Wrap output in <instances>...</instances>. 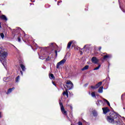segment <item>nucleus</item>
Here are the masks:
<instances>
[{
	"label": "nucleus",
	"instance_id": "obj_22",
	"mask_svg": "<svg viewBox=\"0 0 125 125\" xmlns=\"http://www.w3.org/2000/svg\"><path fill=\"white\" fill-rule=\"evenodd\" d=\"M63 95H66L67 97H68V94L67 90H66V91L63 92Z\"/></svg>",
	"mask_w": 125,
	"mask_h": 125
},
{
	"label": "nucleus",
	"instance_id": "obj_31",
	"mask_svg": "<svg viewBox=\"0 0 125 125\" xmlns=\"http://www.w3.org/2000/svg\"><path fill=\"white\" fill-rule=\"evenodd\" d=\"M55 53L56 54V57H57V50H55Z\"/></svg>",
	"mask_w": 125,
	"mask_h": 125
},
{
	"label": "nucleus",
	"instance_id": "obj_18",
	"mask_svg": "<svg viewBox=\"0 0 125 125\" xmlns=\"http://www.w3.org/2000/svg\"><path fill=\"white\" fill-rule=\"evenodd\" d=\"M21 68L22 71H25L26 70V68H25V65L23 64H21Z\"/></svg>",
	"mask_w": 125,
	"mask_h": 125
},
{
	"label": "nucleus",
	"instance_id": "obj_23",
	"mask_svg": "<svg viewBox=\"0 0 125 125\" xmlns=\"http://www.w3.org/2000/svg\"><path fill=\"white\" fill-rule=\"evenodd\" d=\"M101 67V65L99 64L97 67L95 68L93 70L95 71V70H99V68Z\"/></svg>",
	"mask_w": 125,
	"mask_h": 125
},
{
	"label": "nucleus",
	"instance_id": "obj_10",
	"mask_svg": "<svg viewBox=\"0 0 125 125\" xmlns=\"http://www.w3.org/2000/svg\"><path fill=\"white\" fill-rule=\"evenodd\" d=\"M112 58L111 55H106L104 56L103 59L104 60H105V59L107 58Z\"/></svg>",
	"mask_w": 125,
	"mask_h": 125
},
{
	"label": "nucleus",
	"instance_id": "obj_49",
	"mask_svg": "<svg viewBox=\"0 0 125 125\" xmlns=\"http://www.w3.org/2000/svg\"><path fill=\"white\" fill-rule=\"evenodd\" d=\"M30 4L31 5V4H32V3H30Z\"/></svg>",
	"mask_w": 125,
	"mask_h": 125
},
{
	"label": "nucleus",
	"instance_id": "obj_35",
	"mask_svg": "<svg viewBox=\"0 0 125 125\" xmlns=\"http://www.w3.org/2000/svg\"><path fill=\"white\" fill-rule=\"evenodd\" d=\"M87 85H88V84L86 83V84H85L84 85V86L85 87H86V86H87Z\"/></svg>",
	"mask_w": 125,
	"mask_h": 125
},
{
	"label": "nucleus",
	"instance_id": "obj_13",
	"mask_svg": "<svg viewBox=\"0 0 125 125\" xmlns=\"http://www.w3.org/2000/svg\"><path fill=\"white\" fill-rule=\"evenodd\" d=\"M103 103V102H102V100H98L97 101V102H96V104L97 105V106H100V104H102Z\"/></svg>",
	"mask_w": 125,
	"mask_h": 125
},
{
	"label": "nucleus",
	"instance_id": "obj_27",
	"mask_svg": "<svg viewBox=\"0 0 125 125\" xmlns=\"http://www.w3.org/2000/svg\"><path fill=\"white\" fill-rule=\"evenodd\" d=\"M91 88H92V89H96L97 88L96 87V85L95 86L92 85L91 86Z\"/></svg>",
	"mask_w": 125,
	"mask_h": 125
},
{
	"label": "nucleus",
	"instance_id": "obj_24",
	"mask_svg": "<svg viewBox=\"0 0 125 125\" xmlns=\"http://www.w3.org/2000/svg\"><path fill=\"white\" fill-rule=\"evenodd\" d=\"M104 101H105V102L106 103V104L108 105V106H110V103L109 102V101H108V100L104 99Z\"/></svg>",
	"mask_w": 125,
	"mask_h": 125
},
{
	"label": "nucleus",
	"instance_id": "obj_20",
	"mask_svg": "<svg viewBox=\"0 0 125 125\" xmlns=\"http://www.w3.org/2000/svg\"><path fill=\"white\" fill-rule=\"evenodd\" d=\"M92 97L95 98L96 96L95 95V92H92L91 94Z\"/></svg>",
	"mask_w": 125,
	"mask_h": 125
},
{
	"label": "nucleus",
	"instance_id": "obj_11",
	"mask_svg": "<svg viewBox=\"0 0 125 125\" xmlns=\"http://www.w3.org/2000/svg\"><path fill=\"white\" fill-rule=\"evenodd\" d=\"M0 18L2 19V20H4L5 21H7V18L4 15H2L0 16Z\"/></svg>",
	"mask_w": 125,
	"mask_h": 125
},
{
	"label": "nucleus",
	"instance_id": "obj_5",
	"mask_svg": "<svg viewBox=\"0 0 125 125\" xmlns=\"http://www.w3.org/2000/svg\"><path fill=\"white\" fill-rule=\"evenodd\" d=\"M65 62L66 60L65 59H63L62 60L59 62L57 64V69H59V67H60L61 65H63Z\"/></svg>",
	"mask_w": 125,
	"mask_h": 125
},
{
	"label": "nucleus",
	"instance_id": "obj_36",
	"mask_svg": "<svg viewBox=\"0 0 125 125\" xmlns=\"http://www.w3.org/2000/svg\"><path fill=\"white\" fill-rule=\"evenodd\" d=\"M40 59H42V60H43V59H44V58H43V59H42V57H40Z\"/></svg>",
	"mask_w": 125,
	"mask_h": 125
},
{
	"label": "nucleus",
	"instance_id": "obj_7",
	"mask_svg": "<svg viewBox=\"0 0 125 125\" xmlns=\"http://www.w3.org/2000/svg\"><path fill=\"white\" fill-rule=\"evenodd\" d=\"M102 109H103V113L104 114H107L108 112H110V109H109V108H108L107 107H103Z\"/></svg>",
	"mask_w": 125,
	"mask_h": 125
},
{
	"label": "nucleus",
	"instance_id": "obj_37",
	"mask_svg": "<svg viewBox=\"0 0 125 125\" xmlns=\"http://www.w3.org/2000/svg\"><path fill=\"white\" fill-rule=\"evenodd\" d=\"M21 74L22 76H23V72H22V71H21Z\"/></svg>",
	"mask_w": 125,
	"mask_h": 125
},
{
	"label": "nucleus",
	"instance_id": "obj_12",
	"mask_svg": "<svg viewBox=\"0 0 125 125\" xmlns=\"http://www.w3.org/2000/svg\"><path fill=\"white\" fill-rule=\"evenodd\" d=\"M103 88H104V87L103 86H101L99 89H98V92L99 93H103Z\"/></svg>",
	"mask_w": 125,
	"mask_h": 125
},
{
	"label": "nucleus",
	"instance_id": "obj_45",
	"mask_svg": "<svg viewBox=\"0 0 125 125\" xmlns=\"http://www.w3.org/2000/svg\"><path fill=\"white\" fill-rule=\"evenodd\" d=\"M81 54H83V52H81Z\"/></svg>",
	"mask_w": 125,
	"mask_h": 125
},
{
	"label": "nucleus",
	"instance_id": "obj_43",
	"mask_svg": "<svg viewBox=\"0 0 125 125\" xmlns=\"http://www.w3.org/2000/svg\"><path fill=\"white\" fill-rule=\"evenodd\" d=\"M86 46V45H85L84 46V47L83 48H85V47Z\"/></svg>",
	"mask_w": 125,
	"mask_h": 125
},
{
	"label": "nucleus",
	"instance_id": "obj_39",
	"mask_svg": "<svg viewBox=\"0 0 125 125\" xmlns=\"http://www.w3.org/2000/svg\"><path fill=\"white\" fill-rule=\"evenodd\" d=\"M14 47H15V48H16V50H18V49H17V48H16V47H15V46L13 45Z\"/></svg>",
	"mask_w": 125,
	"mask_h": 125
},
{
	"label": "nucleus",
	"instance_id": "obj_29",
	"mask_svg": "<svg viewBox=\"0 0 125 125\" xmlns=\"http://www.w3.org/2000/svg\"><path fill=\"white\" fill-rule=\"evenodd\" d=\"M54 44V43H51L49 44L50 47H52V46H53Z\"/></svg>",
	"mask_w": 125,
	"mask_h": 125
},
{
	"label": "nucleus",
	"instance_id": "obj_14",
	"mask_svg": "<svg viewBox=\"0 0 125 125\" xmlns=\"http://www.w3.org/2000/svg\"><path fill=\"white\" fill-rule=\"evenodd\" d=\"M92 114L94 117H97L98 115V113H97V111L96 110H93Z\"/></svg>",
	"mask_w": 125,
	"mask_h": 125
},
{
	"label": "nucleus",
	"instance_id": "obj_4",
	"mask_svg": "<svg viewBox=\"0 0 125 125\" xmlns=\"http://www.w3.org/2000/svg\"><path fill=\"white\" fill-rule=\"evenodd\" d=\"M66 84H68L66 85V86L69 89H72L74 87V84H73L72 82L69 80L66 82Z\"/></svg>",
	"mask_w": 125,
	"mask_h": 125
},
{
	"label": "nucleus",
	"instance_id": "obj_2",
	"mask_svg": "<svg viewBox=\"0 0 125 125\" xmlns=\"http://www.w3.org/2000/svg\"><path fill=\"white\" fill-rule=\"evenodd\" d=\"M7 56V53L3 51L2 48L0 46V62H1L4 68H6V61L5 58Z\"/></svg>",
	"mask_w": 125,
	"mask_h": 125
},
{
	"label": "nucleus",
	"instance_id": "obj_41",
	"mask_svg": "<svg viewBox=\"0 0 125 125\" xmlns=\"http://www.w3.org/2000/svg\"><path fill=\"white\" fill-rule=\"evenodd\" d=\"M52 83H53V84H54V85H56L55 83H54V82H52Z\"/></svg>",
	"mask_w": 125,
	"mask_h": 125
},
{
	"label": "nucleus",
	"instance_id": "obj_8",
	"mask_svg": "<svg viewBox=\"0 0 125 125\" xmlns=\"http://www.w3.org/2000/svg\"><path fill=\"white\" fill-rule=\"evenodd\" d=\"M72 43H77V42L75 41H70L67 44V48H70L71 47V45H72Z\"/></svg>",
	"mask_w": 125,
	"mask_h": 125
},
{
	"label": "nucleus",
	"instance_id": "obj_1",
	"mask_svg": "<svg viewBox=\"0 0 125 125\" xmlns=\"http://www.w3.org/2000/svg\"><path fill=\"white\" fill-rule=\"evenodd\" d=\"M107 121L108 123L115 124V125H120L121 124V119L120 115L117 113L112 111L107 117Z\"/></svg>",
	"mask_w": 125,
	"mask_h": 125
},
{
	"label": "nucleus",
	"instance_id": "obj_47",
	"mask_svg": "<svg viewBox=\"0 0 125 125\" xmlns=\"http://www.w3.org/2000/svg\"><path fill=\"white\" fill-rule=\"evenodd\" d=\"M107 79H108L109 80H110V77H108Z\"/></svg>",
	"mask_w": 125,
	"mask_h": 125
},
{
	"label": "nucleus",
	"instance_id": "obj_40",
	"mask_svg": "<svg viewBox=\"0 0 125 125\" xmlns=\"http://www.w3.org/2000/svg\"><path fill=\"white\" fill-rule=\"evenodd\" d=\"M1 118V112H0V118Z\"/></svg>",
	"mask_w": 125,
	"mask_h": 125
},
{
	"label": "nucleus",
	"instance_id": "obj_34",
	"mask_svg": "<svg viewBox=\"0 0 125 125\" xmlns=\"http://www.w3.org/2000/svg\"><path fill=\"white\" fill-rule=\"evenodd\" d=\"M124 95H125V94H123V95H122V96H121V99L123 100V96H124Z\"/></svg>",
	"mask_w": 125,
	"mask_h": 125
},
{
	"label": "nucleus",
	"instance_id": "obj_21",
	"mask_svg": "<svg viewBox=\"0 0 125 125\" xmlns=\"http://www.w3.org/2000/svg\"><path fill=\"white\" fill-rule=\"evenodd\" d=\"M49 78L51 80H53V79H55L54 75H53V74H51L49 75Z\"/></svg>",
	"mask_w": 125,
	"mask_h": 125
},
{
	"label": "nucleus",
	"instance_id": "obj_50",
	"mask_svg": "<svg viewBox=\"0 0 125 125\" xmlns=\"http://www.w3.org/2000/svg\"><path fill=\"white\" fill-rule=\"evenodd\" d=\"M71 125H72V124Z\"/></svg>",
	"mask_w": 125,
	"mask_h": 125
},
{
	"label": "nucleus",
	"instance_id": "obj_6",
	"mask_svg": "<svg viewBox=\"0 0 125 125\" xmlns=\"http://www.w3.org/2000/svg\"><path fill=\"white\" fill-rule=\"evenodd\" d=\"M91 61L94 64H98V62H99V60L96 57H93L91 59Z\"/></svg>",
	"mask_w": 125,
	"mask_h": 125
},
{
	"label": "nucleus",
	"instance_id": "obj_9",
	"mask_svg": "<svg viewBox=\"0 0 125 125\" xmlns=\"http://www.w3.org/2000/svg\"><path fill=\"white\" fill-rule=\"evenodd\" d=\"M15 89V87L9 88L7 92H6V94H9V93H11L13 91V90H14Z\"/></svg>",
	"mask_w": 125,
	"mask_h": 125
},
{
	"label": "nucleus",
	"instance_id": "obj_42",
	"mask_svg": "<svg viewBox=\"0 0 125 125\" xmlns=\"http://www.w3.org/2000/svg\"><path fill=\"white\" fill-rule=\"evenodd\" d=\"M31 2H35V0L33 1V0H31Z\"/></svg>",
	"mask_w": 125,
	"mask_h": 125
},
{
	"label": "nucleus",
	"instance_id": "obj_30",
	"mask_svg": "<svg viewBox=\"0 0 125 125\" xmlns=\"http://www.w3.org/2000/svg\"><path fill=\"white\" fill-rule=\"evenodd\" d=\"M60 2H62V0H60L58 1V5H59V3H60Z\"/></svg>",
	"mask_w": 125,
	"mask_h": 125
},
{
	"label": "nucleus",
	"instance_id": "obj_16",
	"mask_svg": "<svg viewBox=\"0 0 125 125\" xmlns=\"http://www.w3.org/2000/svg\"><path fill=\"white\" fill-rule=\"evenodd\" d=\"M89 68V65H86L83 68H82V71H85V70H88V69Z\"/></svg>",
	"mask_w": 125,
	"mask_h": 125
},
{
	"label": "nucleus",
	"instance_id": "obj_32",
	"mask_svg": "<svg viewBox=\"0 0 125 125\" xmlns=\"http://www.w3.org/2000/svg\"><path fill=\"white\" fill-rule=\"evenodd\" d=\"M78 125H83V123L81 122H78Z\"/></svg>",
	"mask_w": 125,
	"mask_h": 125
},
{
	"label": "nucleus",
	"instance_id": "obj_25",
	"mask_svg": "<svg viewBox=\"0 0 125 125\" xmlns=\"http://www.w3.org/2000/svg\"><path fill=\"white\" fill-rule=\"evenodd\" d=\"M3 80L4 82H5L6 83V82H8V78L5 77L3 78Z\"/></svg>",
	"mask_w": 125,
	"mask_h": 125
},
{
	"label": "nucleus",
	"instance_id": "obj_15",
	"mask_svg": "<svg viewBox=\"0 0 125 125\" xmlns=\"http://www.w3.org/2000/svg\"><path fill=\"white\" fill-rule=\"evenodd\" d=\"M102 85V82H100L96 84V87L97 88H98V87H99L100 86H101Z\"/></svg>",
	"mask_w": 125,
	"mask_h": 125
},
{
	"label": "nucleus",
	"instance_id": "obj_33",
	"mask_svg": "<svg viewBox=\"0 0 125 125\" xmlns=\"http://www.w3.org/2000/svg\"><path fill=\"white\" fill-rule=\"evenodd\" d=\"M50 59L49 57H48V58L46 59V61H48Z\"/></svg>",
	"mask_w": 125,
	"mask_h": 125
},
{
	"label": "nucleus",
	"instance_id": "obj_28",
	"mask_svg": "<svg viewBox=\"0 0 125 125\" xmlns=\"http://www.w3.org/2000/svg\"><path fill=\"white\" fill-rule=\"evenodd\" d=\"M18 41L20 42H21V37H18Z\"/></svg>",
	"mask_w": 125,
	"mask_h": 125
},
{
	"label": "nucleus",
	"instance_id": "obj_48",
	"mask_svg": "<svg viewBox=\"0 0 125 125\" xmlns=\"http://www.w3.org/2000/svg\"><path fill=\"white\" fill-rule=\"evenodd\" d=\"M72 46H74V45L72 44Z\"/></svg>",
	"mask_w": 125,
	"mask_h": 125
},
{
	"label": "nucleus",
	"instance_id": "obj_26",
	"mask_svg": "<svg viewBox=\"0 0 125 125\" xmlns=\"http://www.w3.org/2000/svg\"><path fill=\"white\" fill-rule=\"evenodd\" d=\"M0 36L1 37V38L3 39V38H4V34H3V33H1L0 34Z\"/></svg>",
	"mask_w": 125,
	"mask_h": 125
},
{
	"label": "nucleus",
	"instance_id": "obj_3",
	"mask_svg": "<svg viewBox=\"0 0 125 125\" xmlns=\"http://www.w3.org/2000/svg\"><path fill=\"white\" fill-rule=\"evenodd\" d=\"M59 104H60V106L61 107V110L62 113L63 114V115L66 116L68 121H71L70 120V118H69V116H68V114H67V111L66 110H65V108H64V106H63V104L62 103H61V101H60Z\"/></svg>",
	"mask_w": 125,
	"mask_h": 125
},
{
	"label": "nucleus",
	"instance_id": "obj_44",
	"mask_svg": "<svg viewBox=\"0 0 125 125\" xmlns=\"http://www.w3.org/2000/svg\"><path fill=\"white\" fill-rule=\"evenodd\" d=\"M123 120H124V121H125V117H123Z\"/></svg>",
	"mask_w": 125,
	"mask_h": 125
},
{
	"label": "nucleus",
	"instance_id": "obj_46",
	"mask_svg": "<svg viewBox=\"0 0 125 125\" xmlns=\"http://www.w3.org/2000/svg\"><path fill=\"white\" fill-rule=\"evenodd\" d=\"M71 109H73V107L72 106H70Z\"/></svg>",
	"mask_w": 125,
	"mask_h": 125
},
{
	"label": "nucleus",
	"instance_id": "obj_19",
	"mask_svg": "<svg viewBox=\"0 0 125 125\" xmlns=\"http://www.w3.org/2000/svg\"><path fill=\"white\" fill-rule=\"evenodd\" d=\"M20 80V76H18V77L16 78V83H19Z\"/></svg>",
	"mask_w": 125,
	"mask_h": 125
},
{
	"label": "nucleus",
	"instance_id": "obj_38",
	"mask_svg": "<svg viewBox=\"0 0 125 125\" xmlns=\"http://www.w3.org/2000/svg\"><path fill=\"white\" fill-rule=\"evenodd\" d=\"M101 48H102L101 47H99V51H101Z\"/></svg>",
	"mask_w": 125,
	"mask_h": 125
},
{
	"label": "nucleus",
	"instance_id": "obj_17",
	"mask_svg": "<svg viewBox=\"0 0 125 125\" xmlns=\"http://www.w3.org/2000/svg\"><path fill=\"white\" fill-rule=\"evenodd\" d=\"M29 38V36L26 35L25 33H24V36L23 37H22V40H24V39L25 40H28Z\"/></svg>",
	"mask_w": 125,
	"mask_h": 125
}]
</instances>
